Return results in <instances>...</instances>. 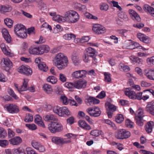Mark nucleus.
Listing matches in <instances>:
<instances>
[{
	"label": "nucleus",
	"instance_id": "nucleus-11",
	"mask_svg": "<svg viewBox=\"0 0 154 154\" xmlns=\"http://www.w3.org/2000/svg\"><path fill=\"white\" fill-rule=\"evenodd\" d=\"M92 30L94 32L98 34H103L106 31L105 27L99 24L94 25L92 27Z\"/></svg>",
	"mask_w": 154,
	"mask_h": 154
},
{
	"label": "nucleus",
	"instance_id": "nucleus-28",
	"mask_svg": "<svg viewBox=\"0 0 154 154\" xmlns=\"http://www.w3.org/2000/svg\"><path fill=\"white\" fill-rule=\"evenodd\" d=\"M154 123L152 121H149L145 125V130L146 131L149 133L152 131Z\"/></svg>",
	"mask_w": 154,
	"mask_h": 154
},
{
	"label": "nucleus",
	"instance_id": "nucleus-32",
	"mask_svg": "<svg viewBox=\"0 0 154 154\" xmlns=\"http://www.w3.org/2000/svg\"><path fill=\"white\" fill-rule=\"evenodd\" d=\"M125 94L129 97L130 98L133 99L135 94V92L129 90L128 89H126L125 91Z\"/></svg>",
	"mask_w": 154,
	"mask_h": 154
},
{
	"label": "nucleus",
	"instance_id": "nucleus-60",
	"mask_svg": "<svg viewBox=\"0 0 154 154\" xmlns=\"http://www.w3.org/2000/svg\"><path fill=\"white\" fill-rule=\"evenodd\" d=\"M142 92H139L137 94H135L133 99H137L138 100H141L142 98Z\"/></svg>",
	"mask_w": 154,
	"mask_h": 154
},
{
	"label": "nucleus",
	"instance_id": "nucleus-44",
	"mask_svg": "<svg viewBox=\"0 0 154 154\" xmlns=\"http://www.w3.org/2000/svg\"><path fill=\"white\" fill-rule=\"evenodd\" d=\"M118 135H130L131 134L129 131L125 129H120L117 131Z\"/></svg>",
	"mask_w": 154,
	"mask_h": 154
},
{
	"label": "nucleus",
	"instance_id": "nucleus-48",
	"mask_svg": "<svg viewBox=\"0 0 154 154\" xmlns=\"http://www.w3.org/2000/svg\"><path fill=\"white\" fill-rule=\"evenodd\" d=\"M105 76V81L107 82H110L111 81V74L107 72H105L104 73Z\"/></svg>",
	"mask_w": 154,
	"mask_h": 154
},
{
	"label": "nucleus",
	"instance_id": "nucleus-13",
	"mask_svg": "<svg viewBox=\"0 0 154 154\" xmlns=\"http://www.w3.org/2000/svg\"><path fill=\"white\" fill-rule=\"evenodd\" d=\"M12 9V7L10 5L7 4L4 5L0 4V12L2 14L10 12Z\"/></svg>",
	"mask_w": 154,
	"mask_h": 154
},
{
	"label": "nucleus",
	"instance_id": "nucleus-37",
	"mask_svg": "<svg viewBox=\"0 0 154 154\" xmlns=\"http://www.w3.org/2000/svg\"><path fill=\"white\" fill-rule=\"evenodd\" d=\"M87 54L90 55L91 57H94L95 56V50L91 47H89L86 49Z\"/></svg>",
	"mask_w": 154,
	"mask_h": 154
},
{
	"label": "nucleus",
	"instance_id": "nucleus-33",
	"mask_svg": "<svg viewBox=\"0 0 154 154\" xmlns=\"http://www.w3.org/2000/svg\"><path fill=\"white\" fill-rule=\"evenodd\" d=\"M29 52L30 54H39L40 53L39 52V47L34 48L31 47L29 48Z\"/></svg>",
	"mask_w": 154,
	"mask_h": 154
},
{
	"label": "nucleus",
	"instance_id": "nucleus-30",
	"mask_svg": "<svg viewBox=\"0 0 154 154\" xmlns=\"http://www.w3.org/2000/svg\"><path fill=\"white\" fill-rule=\"evenodd\" d=\"M16 34L18 37L20 38H26L27 36L26 29L20 31V32H17Z\"/></svg>",
	"mask_w": 154,
	"mask_h": 154
},
{
	"label": "nucleus",
	"instance_id": "nucleus-23",
	"mask_svg": "<svg viewBox=\"0 0 154 154\" xmlns=\"http://www.w3.org/2000/svg\"><path fill=\"white\" fill-rule=\"evenodd\" d=\"M144 74L147 78L150 80L153 79V75H154V70L152 69H146L144 71Z\"/></svg>",
	"mask_w": 154,
	"mask_h": 154
},
{
	"label": "nucleus",
	"instance_id": "nucleus-38",
	"mask_svg": "<svg viewBox=\"0 0 154 154\" xmlns=\"http://www.w3.org/2000/svg\"><path fill=\"white\" fill-rule=\"evenodd\" d=\"M74 6L75 8L80 11H84L86 10L85 6L82 5L78 3H75L74 4Z\"/></svg>",
	"mask_w": 154,
	"mask_h": 154
},
{
	"label": "nucleus",
	"instance_id": "nucleus-58",
	"mask_svg": "<svg viewBox=\"0 0 154 154\" xmlns=\"http://www.w3.org/2000/svg\"><path fill=\"white\" fill-rule=\"evenodd\" d=\"M8 142L6 140H0V146L5 147L8 144Z\"/></svg>",
	"mask_w": 154,
	"mask_h": 154
},
{
	"label": "nucleus",
	"instance_id": "nucleus-40",
	"mask_svg": "<svg viewBox=\"0 0 154 154\" xmlns=\"http://www.w3.org/2000/svg\"><path fill=\"white\" fill-rule=\"evenodd\" d=\"M47 81L52 84H54L57 82V78L54 76H50L47 78Z\"/></svg>",
	"mask_w": 154,
	"mask_h": 154
},
{
	"label": "nucleus",
	"instance_id": "nucleus-10",
	"mask_svg": "<svg viewBox=\"0 0 154 154\" xmlns=\"http://www.w3.org/2000/svg\"><path fill=\"white\" fill-rule=\"evenodd\" d=\"M87 81L85 80L80 79L74 82V88L81 89L85 88L87 85Z\"/></svg>",
	"mask_w": 154,
	"mask_h": 154
},
{
	"label": "nucleus",
	"instance_id": "nucleus-49",
	"mask_svg": "<svg viewBox=\"0 0 154 154\" xmlns=\"http://www.w3.org/2000/svg\"><path fill=\"white\" fill-rule=\"evenodd\" d=\"M90 135H103L104 133L101 130H94L91 131L90 132Z\"/></svg>",
	"mask_w": 154,
	"mask_h": 154
},
{
	"label": "nucleus",
	"instance_id": "nucleus-3",
	"mask_svg": "<svg viewBox=\"0 0 154 154\" xmlns=\"http://www.w3.org/2000/svg\"><path fill=\"white\" fill-rule=\"evenodd\" d=\"M48 128L49 131L54 134L60 132L63 129L62 125L57 122L51 123L48 125Z\"/></svg>",
	"mask_w": 154,
	"mask_h": 154
},
{
	"label": "nucleus",
	"instance_id": "nucleus-6",
	"mask_svg": "<svg viewBox=\"0 0 154 154\" xmlns=\"http://www.w3.org/2000/svg\"><path fill=\"white\" fill-rule=\"evenodd\" d=\"M0 66L3 69L8 71L12 67V63L9 58H3L1 61Z\"/></svg>",
	"mask_w": 154,
	"mask_h": 154
},
{
	"label": "nucleus",
	"instance_id": "nucleus-62",
	"mask_svg": "<svg viewBox=\"0 0 154 154\" xmlns=\"http://www.w3.org/2000/svg\"><path fill=\"white\" fill-rule=\"evenodd\" d=\"M66 78L65 75L63 74H59V79L62 82H64L66 80Z\"/></svg>",
	"mask_w": 154,
	"mask_h": 154
},
{
	"label": "nucleus",
	"instance_id": "nucleus-31",
	"mask_svg": "<svg viewBox=\"0 0 154 154\" xmlns=\"http://www.w3.org/2000/svg\"><path fill=\"white\" fill-rule=\"evenodd\" d=\"M72 59L75 65H78L80 62V59L79 57L77 54H73L72 55Z\"/></svg>",
	"mask_w": 154,
	"mask_h": 154
},
{
	"label": "nucleus",
	"instance_id": "nucleus-61",
	"mask_svg": "<svg viewBox=\"0 0 154 154\" xmlns=\"http://www.w3.org/2000/svg\"><path fill=\"white\" fill-rule=\"evenodd\" d=\"M26 126L31 130H35L37 128L36 125L34 124H26Z\"/></svg>",
	"mask_w": 154,
	"mask_h": 154
},
{
	"label": "nucleus",
	"instance_id": "nucleus-41",
	"mask_svg": "<svg viewBox=\"0 0 154 154\" xmlns=\"http://www.w3.org/2000/svg\"><path fill=\"white\" fill-rule=\"evenodd\" d=\"M75 35L72 33L66 34L63 36V38L66 40L74 39L75 38Z\"/></svg>",
	"mask_w": 154,
	"mask_h": 154
},
{
	"label": "nucleus",
	"instance_id": "nucleus-17",
	"mask_svg": "<svg viewBox=\"0 0 154 154\" xmlns=\"http://www.w3.org/2000/svg\"><path fill=\"white\" fill-rule=\"evenodd\" d=\"M71 115V113L68 109L66 106L60 107V112L59 113V116H69Z\"/></svg>",
	"mask_w": 154,
	"mask_h": 154
},
{
	"label": "nucleus",
	"instance_id": "nucleus-56",
	"mask_svg": "<svg viewBox=\"0 0 154 154\" xmlns=\"http://www.w3.org/2000/svg\"><path fill=\"white\" fill-rule=\"evenodd\" d=\"M31 144L32 146L36 149H37L38 147L40 144L38 141L35 140H33L32 141Z\"/></svg>",
	"mask_w": 154,
	"mask_h": 154
},
{
	"label": "nucleus",
	"instance_id": "nucleus-19",
	"mask_svg": "<svg viewBox=\"0 0 154 154\" xmlns=\"http://www.w3.org/2000/svg\"><path fill=\"white\" fill-rule=\"evenodd\" d=\"M9 141L13 145H17L22 142V140L20 137L17 136L10 139Z\"/></svg>",
	"mask_w": 154,
	"mask_h": 154
},
{
	"label": "nucleus",
	"instance_id": "nucleus-43",
	"mask_svg": "<svg viewBox=\"0 0 154 154\" xmlns=\"http://www.w3.org/2000/svg\"><path fill=\"white\" fill-rule=\"evenodd\" d=\"M105 104L106 106L108 107V108L109 109V111H112L113 112L116 110V106L110 103L107 102Z\"/></svg>",
	"mask_w": 154,
	"mask_h": 154
},
{
	"label": "nucleus",
	"instance_id": "nucleus-42",
	"mask_svg": "<svg viewBox=\"0 0 154 154\" xmlns=\"http://www.w3.org/2000/svg\"><path fill=\"white\" fill-rule=\"evenodd\" d=\"M60 100L63 103L66 105L68 104L69 100L65 95H62L60 96Z\"/></svg>",
	"mask_w": 154,
	"mask_h": 154
},
{
	"label": "nucleus",
	"instance_id": "nucleus-51",
	"mask_svg": "<svg viewBox=\"0 0 154 154\" xmlns=\"http://www.w3.org/2000/svg\"><path fill=\"white\" fill-rule=\"evenodd\" d=\"M136 124L139 126H142L143 125V118L136 117L135 118Z\"/></svg>",
	"mask_w": 154,
	"mask_h": 154
},
{
	"label": "nucleus",
	"instance_id": "nucleus-39",
	"mask_svg": "<svg viewBox=\"0 0 154 154\" xmlns=\"http://www.w3.org/2000/svg\"><path fill=\"white\" fill-rule=\"evenodd\" d=\"M38 66L39 69L41 70L44 72H46L48 70V67L46 66L45 63L42 62L41 63L38 64Z\"/></svg>",
	"mask_w": 154,
	"mask_h": 154
},
{
	"label": "nucleus",
	"instance_id": "nucleus-27",
	"mask_svg": "<svg viewBox=\"0 0 154 154\" xmlns=\"http://www.w3.org/2000/svg\"><path fill=\"white\" fill-rule=\"evenodd\" d=\"M28 79H24V82L23 83L22 85L19 88L18 92L20 93L21 92L25 91L27 90V85Z\"/></svg>",
	"mask_w": 154,
	"mask_h": 154
},
{
	"label": "nucleus",
	"instance_id": "nucleus-24",
	"mask_svg": "<svg viewBox=\"0 0 154 154\" xmlns=\"http://www.w3.org/2000/svg\"><path fill=\"white\" fill-rule=\"evenodd\" d=\"M34 121L35 123L39 126L42 128H45V126L42 121L41 117L39 115H36L34 117Z\"/></svg>",
	"mask_w": 154,
	"mask_h": 154
},
{
	"label": "nucleus",
	"instance_id": "nucleus-36",
	"mask_svg": "<svg viewBox=\"0 0 154 154\" xmlns=\"http://www.w3.org/2000/svg\"><path fill=\"white\" fill-rule=\"evenodd\" d=\"M25 29H26L25 27L23 25L21 24H17L14 26V32L16 34L17 32H20V31Z\"/></svg>",
	"mask_w": 154,
	"mask_h": 154
},
{
	"label": "nucleus",
	"instance_id": "nucleus-5",
	"mask_svg": "<svg viewBox=\"0 0 154 154\" xmlns=\"http://www.w3.org/2000/svg\"><path fill=\"white\" fill-rule=\"evenodd\" d=\"M86 111L91 116L94 117L99 116L101 114V111L100 109L96 106L89 107L87 109Z\"/></svg>",
	"mask_w": 154,
	"mask_h": 154
},
{
	"label": "nucleus",
	"instance_id": "nucleus-53",
	"mask_svg": "<svg viewBox=\"0 0 154 154\" xmlns=\"http://www.w3.org/2000/svg\"><path fill=\"white\" fill-rule=\"evenodd\" d=\"M85 16L87 18L90 19L97 20L98 19L97 17L94 16L88 12H86L85 14Z\"/></svg>",
	"mask_w": 154,
	"mask_h": 154
},
{
	"label": "nucleus",
	"instance_id": "nucleus-16",
	"mask_svg": "<svg viewBox=\"0 0 154 154\" xmlns=\"http://www.w3.org/2000/svg\"><path fill=\"white\" fill-rule=\"evenodd\" d=\"M138 38L141 41L145 43H149L150 40L149 37L144 34L139 33L137 34Z\"/></svg>",
	"mask_w": 154,
	"mask_h": 154
},
{
	"label": "nucleus",
	"instance_id": "nucleus-54",
	"mask_svg": "<svg viewBox=\"0 0 154 154\" xmlns=\"http://www.w3.org/2000/svg\"><path fill=\"white\" fill-rule=\"evenodd\" d=\"M120 66L121 67L120 69L122 71L127 72L130 70V68L128 66L125 65L123 64H121L120 65Z\"/></svg>",
	"mask_w": 154,
	"mask_h": 154
},
{
	"label": "nucleus",
	"instance_id": "nucleus-35",
	"mask_svg": "<svg viewBox=\"0 0 154 154\" xmlns=\"http://www.w3.org/2000/svg\"><path fill=\"white\" fill-rule=\"evenodd\" d=\"M53 20L57 21L58 22L60 23L64 22L65 21V19L64 17L60 15H55L52 17Z\"/></svg>",
	"mask_w": 154,
	"mask_h": 154
},
{
	"label": "nucleus",
	"instance_id": "nucleus-7",
	"mask_svg": "<svg viewBox=\"0 0 154 154\" xmlns=\"http://www.w3.org/2000/svg\"><path fill=\"white\" fill-rule=\"evenodd\" d=\"M87 71L85 70H82L76 71L71 74L72 77L73 79H78L81 78H83L86 76Z\"/></svg>",
	"mask_w": 154,
	"mask_h": 154
},
{
	"label": "nucleus",
	"instance_id": "nucleus-50",
	"mask_svg": "<svg viewBox=\"0 0 154 154\" xmlns=\"http://www.w3.org/2000/svg\"><path fill=\"white\" fill-rule=\"evenodd\" d=\"M66 88L72 90V89H74V82H66L64 84Z\"/></svg>",
	"mask_w": 154,
	"mask_h": 154
},
{
	"label": "nucleus",
	"instance_id": "nucleus-9",
	"mask_svg": "<svg viewBox=\"0 0 154 154\" xmlns=\"http://www.w3.org/2000/svg\"><path fill=\"white\" fill-rule=\"evenodd\" d=\"M18 71L20 73L27 76L31 75L32 73V71L29 66L24 65L19 67Z\"/></svg>",
	"mask_w": 154,
	"mask_h": 154
},
{
	"label": "nucleus",
	"instance_id": "nucleus-14",
	"mask_svg": "<svg viewBox=\"0 0 154 154\" xmlns=\"http://www.w3.org/2000/svg\"><path fill=\"white\" fill-rule=\"evenodd\" d=\"M0 48L2 51L5 55L11 57L14 56V54L11 52L10 49L6 47L4 43H2L0 45Z\"/></svg>",
	"mask_w": 154,
	"mask_h": 154
},
{
	"label": "nucleus",
	"instance_id": "nucleus-2",
	"mask_svg": "<svg viewBox=\"0 0 154 154\" xmlns=\"http://www.w3.org/2000/svg\"><path fill=\"white\" fill-rule=\"evenodd\" d=\"M65 20H67L69 22L74 23L79 19L78 14L73 10H70L65 13L64 14Z\"/></svg>",
	"mask_w": 154,
	"mask_h": 154
},
{
	"label": "nucleus",
	"instance_id": "nucleus-8",
	"mask_svg": "<svg viewBox=\"0 0 154 154\" xmlns=\"http://www.w3.org/2000/svg\"><path fill=\"white\" fill-rule=\"evenodd\" d=\"M4 107L9 113H17L19 111V107L14 104H6Z\"/></svg>",
	"mask_w": 154,
	"mask_h": 154
},
{
	"label": "nucleus",
	"instance_id": "nucleus-52",
	"mask_svg": "<svg viewBox=\"0 0 154 154\" xmlns=\"http://www.w3.org/2000/svg\"><path fill=\"white\" fill-rule=\"evenodd\" d=\"M33 119L32 115L31 114H29L28 115H26V116L24 121L26 122H32Z\"/></svg>",
	"mask_w": 154,
	"mask_h": 154
},
{
	"label": "nucleus",
	"instance_id": "nucleus-21",
	"mask_svg": "<svg viewBox=\"0 0 154 154\" xmlns=\"http://www.w3.org/2000/svg\"><path fill=\"white\" fill-rule=\"evenodd\" d=\"M3 36L6 41L8 43L11 41V38L8 30L5 29H3L2 30Z\"/></svg>",
	"mask_w": 154,
	"mask_h": 154
},
{
	"label": "nucleus",
	"instance_id": "nucleus-59",
	"mask_svg": "<svg viewBox=\"0 0 154 154\" xmlns=\"http://www.w3.org/2000/svg\"><path fill=\"white\" fill-rule=\"evenodd\" d=\"M60 107L57 106H55L53 108V112L59 115V113L60 112Z\"/></svg>",
	"mask_w": 154,
	"mask_h": 154
},
{
	"label": "nucleus",
	"instance_id": "nucleus-4",
	"mask_svg": "<svg viewBox=\"0 0 154 154\" xmlns=\"http://www.w3.org/2000/svg\"><path fill=\"white\" fill-rule=\"evenodd\" d=\"M66 136L68 138L67 140L66 138L62 139L60 137L55 136L52 138V141L53 143L59 146H61L64 143H69L71 141L70 140L71 136L70 135Z\"/></svg>",
	"mask_w": 154,
	"mask_h": 154
},
{
	"label": "nucleus",
	"instance_id": "nucleus-12",
	"mask_svg": "<svg viewBox=\"0 0 154 154\" xmlns=\"http://www.w3.org/2000/svg\"><path fill=\"white\" fill-rule=\"evenodd\" d=\"M146 112L152 116H154V101L148 102L145 108Z\"/></svg>",
	"mask_w": 154,
	"mask_h": 154
},
{
	"label": "nucleus",
	"instance_id": "nucleus-64",
	"mask_svg": "<svg viewBox=\"0 0 154 154\" xmlns=\"http://www.w3.org/2000/svg\"><path fill=\"white\" fill-rule=\"evenodd\" d=\"M26 151L27 154H38L30 148H27Z\"/></svg>",
	"mask_w": 154,
	"mask_h": 154
},
{
	"label": "nucleus",
	"instance_id": "nucleus-57",
	"mask_svg": "<svg viewBox=\"0 0 154 154\" xmlns=\"http://www.w3.org/2000/svg\"><path fill=\"white\" fill-rule=\"evenodd\" d=\"M8 92L9 94L15 100H17L18 99V97L16 95L14 91L11 89H9Z\"/></svg>",
	"mask_w": 154,
	"mask_h": 154
},
{
	"label": "nucleus",
	"instance_id": "nucleus-46",
	"mask_svg": "<svg viewBox=\"0 0 154 154\" xmlns=\"http://www.w3.org/2000/svg\"><path fill=\"white\" fill-rule=\"evenodd\" d=\"M124 120V118L122 114L117 115L116 117L115 121L118 123H120Z\"/></svg>",
	"mask_w": 154,
	"mask_h": 154
},
{
	"label": "nucleus",
	"instance_id": "nucleus-18",
	"mask_svg": "<svg viewBox=\"0 0 154 154\" xmlns=\"http://www.w3.org/2000/svg\"><path fill=\"white\" fill-rule=\"evenodd\" d=\"M129 12L131 17L133 20H136L137 22H139L140 21L141 19L140 17L134 10L130 9L129 10Z\"/></svg>",
	"mask_w": 154,
	"mask_h": 154
},
{
	"label": "nucleus",
	"instance_id": "nucleus-25",
	"mask_svg": "<svg viewBox=\"0 0 154 154\" xmlns=\"http://www.w3.org/2000/svg\"><path fill=\"white\" fill-rule=\"evenodd\" d=\"M79 126L85 129L90 130L91 129V126L84 120H80L78 122Z\"/></svg>",
	"mask_w": 154,
	"mask_h": 154
},
{
	"label": "nucleus",
	"instance_id": "nucleus-22",
	"mask_svg": "<svg viewBox=\"0 0 154 154\" xmlns=\"http://www.w3.org/2000/svg\"><path fill=\"white\" fill-rule=\"evenodd\" d=\"M44 119L47 121L52 123L57 122V119L56 117L53 115H47L44 116Z\"/></svg>",
	"mask_w": 154,
	"mask_h": 154
},
{
	"label": "nucleus",
	"instance_id": "nucleus-1",
	"mask_svg": "<svg viewBox=\"0 0 154 154\" xmlns=\"http://www.w3.org/2000/svg\"><path fill=\"white\" fill-rule=\"evenodd\" d=\"M53 61L55 65L59 70L64 69L68 64L67 57L61 53H59L56 56Z\"/></svg>",
	"mask_w": 154,
	"mask_h": 154
},
{
	"label": "nucleus",
	"instance_id": "nucleus-15",
	"mask_svg": "<svg viewBox=\"0 0 154 154\" xmlns=\"http://www.w3.org/2000/svg\"><path fill=\"white\" fill-rule=\"evenodd\" d=\"M85 102L87 105L89 106L91 104L99 103H100V100L92 97L90 96L86 98Z\"/></svg>",
	"mask_w": 154,
	"mask_h": 154
},
{
	"label": "nucleus",
	"instance_id": "nucleus-20",
	"mask_svg": "<svg viewBox=\"0 0 154 154\" xmlns=\"http://www.w3.org/2000/svg\"><path fill=\"white\" fill-rule=\"evenodd\" d=\"M42 88L44 91L47 94H51L53 92V89L51 86L48 84H44L43 85Z\"/></svg>",
	"mask_w": 154,
	"mask_h": 154
},
{
	"label": "nucleus",
	"instance_id": "nucleus-34",
	"mask_svg": "<svg viewBox=\"0 0 154 154\" xmlns=\"http://www.w3.org/2000/svg\"><path fill=\"white\" fill-rule=\"evenodd\" d=\"M39 49L40 54H42L44 53H47L49 50V47L47 45H42L39 47Z\"/></svg>",
	"mask_w": 154,
	"mask_h": 154
},
{
	"label": "nucleus",
	"instance_id": "nucleus-45",
	"mask_svg": "<svg viewBox=\"0 0 154 154\" xmlns=\"http://www.w3.org/2000/svg\"><path fill=\"white\" fill-rule=\"evenodd\" d=\"M4 21L5 25L8 27L11 28V27L13 23V21L10 18H7L5 19Z\"/></svg>",
	"mask_w": 154,
	"mask_h": 154
},
{
	"label": "nucleus",
	"instance_id": "nucleus-63",
	"mask_svg": "<svg viewBox=\"0 0 154 154\" xmlns=\"http://www.w3.org/2000/svg\"><path fill=\"white\" fill-rule=\"evenodd\" d=\"M109 8L108 5L106 3H103L100 5V8L101 10L104 11L107 10Z\"/></svg>",
	"mask_w": 154,
	"mask_h": 154
},
{
	"label": "nucleus",
	"instance_id": "nucleus-26",
	"mask_svg": "<svg viewBox=\"0 0 154 154\" xmlns=\"http://www.w3.org/2000/svg\"><path fill=\"white\" fill-rule=\"evenodd\" d=\"M152 6L153 7L148 5H144V9L146 11L149 12L152 16H154V4H152Z\"/></svg>",
	"mask_w": 154,
	"mask_h": 154
},
{
	"label": "nucleus",
	"instance_id": "nucleus-55",
	"mask_svg": "<svg viewBox=\"0 0 154 154\" xmlns=\"http://www.w3.org/2000/svg\"><path fill=\"white\" fill-rule=\"evenodd\" d=\"M134 123L129 119H127L125 121V125L126 126L129 128H132L133 127Z\"/></svg>",
	"mask_w": 154,
	"mask_h": 154
},
{
	"label": "nucleus",
	"instance_id": "nucleus-29",
	"mask_svg": "<svg viewBox=\"0 0 154 154\" xmlns=\"http://www.w3.org/2000/svg\"><path fill=\"white\" fill-rule=\"evenodd\" d=\"M135 118L137 117L139 118H143L144 116L143 109L140 108L136 111V113L135 114Z\"/></svg>",
	"mask_w": 154,
	"mask_h": 154
},
{
	"label": "nucleus",
	"instance_id": "nucleus-47",
	"mask_svg": "<svg viewBox=\"0 0 154 154\" xmlns=\"http://www.w3.org/2000/svg\"><path fill=\"white\" fill-rule=\"evenodd\" d=\"M14 154H26V153L23 149L18 148L14 150Z\"/></svg>",
	"mask_w": 154,
	"mask_h": 154
}]
</instances>
